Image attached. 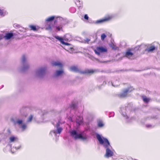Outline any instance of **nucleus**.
Here are the masks:
<instances>
[{
	"instance_id": "nucleus-1",
	"label": "nucleus",
	"mask_w": 160,
	"mask_h": 160,
	"mask_svg": "<svg viewBox=\"0 0 160 160\" xmlns=\"http://www.w3.org/2000/svg\"><path fill=\"white\" fill-rule=\"evenodd\" d=\"M96 137L100 143L101 144L104 143V147L106 148L105 156L107 158L112 156L113 152L108 148L109 146H110V145L108 140L106 138H103V139L99 134H97Z\"/></svg>"
},
{
	"instance_id": "nucleus-2",
	"label": "nucleus",
	"mask_w": 160,
	"mask_h": 160,
	"mask_svg": "<svg viewBox=\"0 0 160 160\" xmlns=\"http://www.w3.org/2000/svg\"><path fill=\"white\" fill-rule=\"evenodd\" d=\"M71 136L75 139H81L83 140H86L87 137L86 135H84L82 133L78 134L76 130H72L70 132Z\"/></svg>"
},
{
	"instance_id": "nucleus-3",
	"label": "nucleus",
	"mask_w": 160,
	"mask_h": 160,
	"mask_svg": "<svg viewBox=\"0 0 160 160\" xmlns=\"http://www.w3.org/2000/svg\"><path fill=\"white\" fill-rule=\"evenodd\" d=\"M133 90L132 87H128L127 88L124 89L122 92L119 95V96L120 98L126 97L128 96V93L132 92Z\"/></svg>"
},
{
	"instance_id": "nucleus-4",
	"label": "nucleus",
	"mask_w": 160,
	"mask_h": 160,
	"mask_svg": "<svg viewBox=\"0 0 160 160\" xmlns=\"http://www.w3.org/2000/svg\"><path fill=\"white\" fill-rule=\"evenodd\" d=\"M94 51L96 54L99 55L101 53L107 52V49L106 48L102 46L98 47L96 48V49L94 50Z\"/></svg>"
},
{
	"instance_id": "nucleus-5",
	"label": "nucleus",
	"mask_w": 160,
	"mask_h": 160,
	"mask_svg": "<svg viewBox=\"0 0 160 160\" xmlns=\"http://www.w3.org/2000/svg\"><path fill=\"white\" fill-rule=\"evenodd\" d=\"M54 37L58 40L60 41L61 43L62 44L66 45H70V44L68 43L67 42H64V40H65L66 41H68V39H63L62 38L58 36H54Z\"/></svg>"
},
{
	"instance_id": "nucleus-6",
	"label": "nucleus",
	"mask_w": 160,
	"mask_h": 160,
	"mask_svg": "<svg viewBox=\"0 0 160 160\" xmlns=\"http://www.w3.org/2000/svg\"><path fill=\"white\" fill-rule=\"evenodd\" d=\"M112 18V16H108L102 19L97 20L96 21V23H102L108 21L111 19Z\"/></svg>"
},
{
	"instance_id": "nucleus-7",
	"label": "nucleus",
	"mask_w": 160,
	"mask_h": 160,
	"mask_svg": "<svg viewBox=\"0 0 160 160\" xmlns=\"http://www.w3.org/2000/svg\"><path fill=\"white\" fill-rule=\"evenodd\" d=\"M70 70L71 71L75 72H78L81 74H82V71L79 69L77 67L75 66H72L70 67Z\"/></svg>"
},
{
	"instance_id": "nucleus-8",
	"label": "nucleus",
	"mask_w": 160,
	"mask_h": 160,
	"mask_svg": "<svg viewBox=\"0 0 160 160\" xmlns=\"http://www.w3.org/2000/svg\"><path fill=\"white\" fill-rule=\"evenodd\" d=\"M55 22L53 23L52 22H50L49 24H48L46 28V29L47 30L49 31L52 30L53 28L54 27V24H55Z\"/></svg>"
},
{
	"instance_id": "nucleus-9",
	"label": "nucleus",
	"mask_w": 160,
	"mask_h": 160,
	"mask_svg": "<svg viewBox=\"0 0 160 160\" xmlns=\"http://www.w3.org/2000/svg\"><path fill=\"white\" fill-rule=\"evenodd\" d=\"M52 65L53 66H58L60 68H62L63 66L62 64L59 62H53L52 63Z\"/></svg>"
},
{
	"instance_id": "nucleus-10",
	"label": "nucleus",
	"mask_w": 160,
	"mask_h": 160,
	"mask_svg": "<svg viewBox=\"0 0 160 160\" xmlns=\"http://www.w3.org/2000/svg\"><path fill=\"white\" fill-rule=\"evenodd\" d=\"M133 54L132 52H131V50L128 49L126 52L125 54V56L127 58H129L132 57Z\"/></svg>"
},
{
	"instance_id": "nucleus-11",
	"label": "nucleus",
	"mask_w": 160,
	"mask_h": 160,
	"mask_svg": "<svg viewBox=\"0 0 160 160\" xmlns=\"http://www.w3.org/2000/svg\"><path fill=\"white\" fill-rule=\"evenodd\" d=\"M96 71L93 69H88L84 71H82V74L87 73L92 74L95 72Z\"/></svg>"
},
{
	"instance_id": "nucleus-12",
	"label": "nucleus",
	"mask_w": 160,
	"mask_h": 160,
	"mask_svg": "<svg viewBox=\"0 0 160 160\" xmlns=\"http://www.w3.org/2000/svg\"><path fill=\"white\" fill-rule=\"evenodd\" d=\"M13 36V34L12 33H7L4 36V38L7 40L10 39Z\"/></svg>"
},
{
	"instance_id": "nucleus-13",
	"label": "nucleus",
	"mask_w": 160,
	"mask_h": 160,
	"mask_svg": "<svg viewBox=\"0 0 160 160\" xmlns=\"http://www.w3.org/2000/svg\"><path fill=\"white\" fill-rule=\"evenodd\" d=\"M143 101L146 103H148L150 101V99L147 98L146 96H143L142 97Z\"/></svg>"
},
{
	"instance_id": "nucleus-14",
	"label": "nucleus",
	"mask_w": 160,
	"mask_h": 160,
	"mask_svg": "<svg viewBox=\"0 0 160 160\" xmlns=\"http://www.w3.org/2000/svg\"><path fill=\"white\" fill-rule=\"evenodd\" d=\"M46 70L45 68H42L38 71V72L39 74H43L44 73Z\"/></svg>"
},
{
	"instance_id": "nucleus-15",
	"label": "nucleus",
	"mask_w": 160,
	"mask_h": 160,
	"mask_svg": "<svg viewBox=\"0 0 160 160\" xmlns=\"http://www.w3.org/2000/svg\"><path fill=\"white\" fill-rule=\"evenodd\" d=\"M57 128V131H54V133L55 134H56L57 133L60 134L62 130V128Z\"/></svg>"
},
{
	"instance_id": "nucleus-16",
	"label": "nucleus",
	"mask_w": 160,
	"mask_h": 160,
	"mask_svg": "<svg viewBox=\"0 0 160 160\" xmlns=\"http://www.w3.org/2000/svg\"><path fill=\"white\" fill-rule=\"evenodd\" d=\"M155 49V47L154 46H152L150 47L149 48H148L147 49V51L148 52H152Z\"/></svg>"
},
{
	"instance_id": "nucleus-17",
	"label": "nucleus",
	"mask_w": 160,
	"mask_h": 160,
	"mask_svg": "<svg viewBox=\"0 0 160 160\" xmlns=\"http://www.w3.org/2000/svg\"><path fill=\"white\" fill-rule=\"evenodd\" d=\"M6 14V12L4 9H0V16L2 17L4 16Z\"/></svg>"
},
{
	"instance_id": "nucleus-18",
	"label": "nucleus",
	"mask_w": 160,
	"mask_h": 160,
	"mask_svg": "<svg viewBox=\"0 0 160 160\" xmlns=\"http://www.w3.org/2000/svg\"><path fill=\"white\" fill-rule=\"evenodd\" d=\"M110 46V47L113 49L117 50L118 48V47H117L116 45H114L113 43H112L111 44Z\"/></svg>"
},
{
	"instance_id": "nucleus-19",
	"label": "nucleus",
	"mask_w": 160,
	"mask_h": 160,
	"mask_svg": "<svg viewBox=\"0 0 160 160\" xmlns=\"http://www.w3.org/2000/svg\"><path fill=\"white\" fill-rule=\"evenodd\" d=\"M54 16H52L47 18L46 19V21L47 22H50L53 20L54 19Z\"/></svg>"
},
{
	"instance_id": "nucleus-20",
	"label": "nucleus",
	"mask_w": 160,
	"mask_h": 160,
	"mask_svg": "<svg viewBox=\"0 0 160 160\" xmlns=\"http://www.w3.org/2000/svg\"><path fill=\"white\" fill-rule=\"evenodd\" d=\"M29 27L30 28L31 30H32L34 31H36L37 30L36 27L35 26L32 25H30Z\"/></svg>"
},
{
	"instance_id": "nucleus-21",
	"label": "nucleus",
	"mask_w": 160,
	"mask_h": 160,
	"mask_svg": "<svg viewBox=\"0 0 160 160\" xmlns=\"http://www.w3.org/2000/svg\"><path fill=\"white\" fill-rule=\"evenodd\" d=\"M98 126L99 127H102L104 125L102 122L101 121H99L98 123Z\"/></svg>"
},
{
	"instance_id": "nucleus-22",
	"label": "nucleus",
	"mask_w": 160,
	"mask_h": 160,
	"mask_svg": "<svg viewBox=\"0 0 160 160\" xmlns=\"http://www.w3.org/2000/svg\"><path fill=\"white\" fill-rule=\"evenodd\" d=\"M62 70L57 71L56 72V76H58L62 74L63 73Z\"/></svg>"
},
{
	"instance_id": "nucleus-23",
	"label": "nucleus",
	"mask_w": 160,
	"mask_h": 160,
	"mask_svg": "<svg viewBox=\"0 0 160 160\" xmlns=\"http://www.w3.org/2000/svg\"><path fill=\"white\" fill-rule=\"evenodd\" d=\"M106 37V36L104 33H102L101 35V39L102 41L104 40L105 38Z\"/></svg>"
},
{
	"instance_id": "nucleus-24",
	"label": "nucleus",
	"mask_w": 160,
	"mask_h": 160,
	"mask_svg": "<svg viewBox=\"0 0 160 160\" xmlns=\"http://www.w3.org/2000/svg\"><path fill=\"white\" fill-rule=\"evenodd\" d=\"M77 105L75 103H72L70 105V108L72 109H75L76 108Z\"/></svg>"
},
{
	"instance_id": "nucleus-25",
	"label": "nucleus",
	"mask_w": 160,
	"mask_h": 160,
	"mask_svg": "<svg viewBox=\"0 0 160 160\" xmlns=\"http://www.w3.org/2000/svg\"><path fill=\"white\" fill-rule=\"evenodd\" d=\"M15 139L16 138L13 136H12L10 138V140L11 142H14Z\"/></svg>"
},
{
	"instance_id": "nucleus-26",
	"label": "nucleus",
	"mask_w": 160,
	"mask_h": 160,
	"mask_svg": "<svg viewBox=\"0 0 160 160\" xmlns=\"http://www.w3.org/2000/svg\"><path fill=\"white\" fill-rule=\"evenodd\" d=\"M26 61V58L25 56L24 55L22 56V63L24 64V63Z\"/></svg>"
},
{
	"instance_id": "nucleus-27",
	"label": "nucleus",
	"mask_w": 160,
	"mask_h": 160,
	"mask_svg": "<svg viewBox=\"0 0 160 160\" xmlns=\"http://www.w3.org/2000/svg\"><path fill=\"white\" fill-rule=\"evenodd\" d=\"M26 128V125L25 124H22L21 126V128L23 130H25Z\"/></svg>"
},
{
	"instance_id": "nucleus-28",
	"label": "nucleus",
	"mask_w": 160,
	"mask_h": 160,
	"mask_svg": "<svg viewBox=\"0 0 160 160\" xmlns=\"http://www.w3.org/2000/svg\"><path fill=\"white\" fill-rule=\"evenodd\" d=\"M32 118H33L32 115H30L28 118V122H30L32 120Z\"/></svg>"
},
{
	"instance_id": "nucleus-29",
	"label": "nucleus",
	"mask_w": 160,
	"mask_h": 160,
	"mask_svg": "<svg viewBox=\"0 0 160 160\" xmlns=\"http://www.w3.org/2000/svg\"><path fill=\"white\" fill-rule=\"evenodd\" d=\"M17 122L18 125L21 124L22 122V121L21 120H18L17 121Z\"/></svg>"
},
{
	"instance_id": "nucleus-30",
	"label": "nucleus",
	"mask_w": 160,
	"mask_h": 160,
	"mask_svg": "<svg viewBox=\"0 0 160 160\" xmlns=\"http://www.w3.org/2000/svg\"><path fill=\"white\" fill-rule=\"evenodd\" d=\"M84 18L87 20H88V15H87V14H85V15L84 16Z\"/></svg>"
},
{
	"instance_id": "nucleus-31",
	"label": "nucleus",
	"mask_w": 160,
	"mask_h": 160,
	"mask_svg": "<svg viewBox=\"0 0 160 160\" xmlns=\"http://www.w3.org/2000/svg\"><path fill=\"white\" fill-rule=\"evenodd\" d=\"M14 26L15 27V28H19L20 27V26L19 25L14 24Z\"/></svg>"
},
{
	"instance_id": "nucleus-32",
	"label": "nucleus",
	"mask_w": 160,
	"mask_h": 160,
	"mask_svg": "<svg viewBox=\"0 0 160 160\" xmlns=\"http://www.w3.org/2000/svg\"><path fill=\"white\" fill-rule=\"evenodd\" d=\"M56 28L59 31H60V29L62 28V27L60 28L59 26H57L56 27Z\"/></svg>"
},
{
	"instance_id": "nucleus-33",
	"label": "nucleus",
	"mask_w": 160,
	"mask_h": 160,
	"mask_svg": "<svg viewBox=\"0 0 160 160\" xmlns=\"http://www.w3.org/2000/svg\"><path fill=\"white\" fill-rule=\"evenodd\" d=\"M60 126V123L59 122H58L57 124H56V127L57 128H60L59 127Z\"/></svg>"
},
{
	"instance_id": "nucleus-34",
	"label": "nucleus",
	"mask_w": 160,
	"mask_h": 160,
	"mask_svg": "<svg viewBox=\"0 0 160 160\" xmlns=\"http://www.w3.org/2000/svg\"><path fill=\"white\" fill-rule=\"evenodd\" d=\"M82 122V121H80L78 123L79 124L81 123Z\"/></svg>"
},
{
	"instance_id": "nucleus-35",
	"label": "nucleus",
	"mask_w": 160,
	"mask_h": 160,
	"mask_svg": "<svg viewBox=\"0 0 160 160\" xmlns=\"http://www.w3.org/2000/svg\"><path fill=\"white\" fill-rule=\"evenodd\" d=\"M2 38L1 37H0V40L2 39Z\"/></svg>"
},
{
	"instance_id": "nucleus-36",
	"label": "nucleus",
	"mask_w": 160,
	"mask_h": 160,
	"mask_svg": "<svg viewBox=\"0 0 160 160\" xmlns=\"http://www.w3.org/2000/svg\"><path fill=\"white\" fill-rule=\"evenodd\" d=\"M150 126H151V125H149V126L148 125V126H147V127H150Z\"/></svg>"
},
{
	"instance_id": "nucleus-37",
	"label": "nucleus",
	"mask_w": 160,
	"mask_h": 160,
	"mask_svg": "<svg viewBox=\"0 0 160 160\" xmlns=\"http://www.w3.org/2000/svg\"><path fill=\"white\" fill-rule=\"evenodd\" d=\"M25 69H26V68H25L24 67V68H23V69H24V70H25Z\"/></svg>"
}]
</instances>
